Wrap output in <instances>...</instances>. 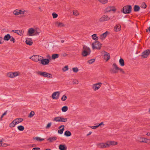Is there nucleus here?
I'll return each mask as SVG.
<instances>
[{
  "label": "nucleus",
  "instance_id": "nucleus-1",
  "mask_svg": "<svg viewBox=\"0 0 150 150\" xmlns=\"http://www.w3.org/2000/svg\"><path fill=\"white\" fill-rule=\"evenodd\" d=\"M41 32V30L38 28H31L28 29L27 35L29 36L38 35Z\"/></svg>",
  "mask_w": 150,
  "mask_h": 150
},
{
  "label": "nucleus",
  "instance_id": "nucleus-2",
  "mask_svg": "<svg viewBox=\"0 0 150 150\" xmlns=\"http://www.w3.org/2000/svg\"><path fill=\"white\" fill-rule=\"evenodd\" d=\"M36 74L39 76L45 77L49 79L52 78V75L50 73H47L45 71H38Z\"/></svg>",
  "mask_w": 150,
  "mask_h": 150
},
{
  "label": "nucleus",
  "instance_id": "nucleus-3",
  "mask_svg": "<svg viewBox=\"0 0 150 150\" xmlns=\"http://www.w3.org/2000/svg\"><path fill=\"white\" fill-rule=\"evenodd\" d=\"M91 52L90 49L85 46L83 47V50L82 53V55L83 57H86L89 55Z\"/></svg>",
  "mask_w": 150,
  "mask_h": 150
},
{
  "label": "nucleus",
  "instance_id": "nucleus-4",
  "mask_svg": "<svg viewBox=\"0 0 150 150\" xmlns=\"http://www.w3.org/2000/svg\"><path fill=\"white\" fill-rule=\"evenodd\" d=\"M53 121L56 122H65L67 121V118H63L62 116H57L54 117L53 120Z\"/></svg>",
  "mask_w": 150,
  "mask_h": 150
},
{
  "label": "nucleus",
  "instance_id": "nucleus-5",
  "mask_svg": "<svg viewBox=\"0 0 150 150\" xmlns=\"http://www.w3.org/2000/svg\"><path fill=\"white\" fill-rule=\"evenodd\" d=\"M43 57L42 56L37 55H33L30 57V59L36 62L40 61L41 59Z\"/></svg>",
  "mask_w": 150,
  "mask_h": 150
},
{
  "label": "nucleus",
  "instance_id": "nucleus-6",
  "mask_svg": "<svg viewBox=\"0 0 150 150\" xmlns=\"http://www.w3.org/2000/svg\"><path fill=\"white\" fill-rule=\"evenodd\" d=\"M119 67L115 63H114L112 65V68L110 69V71L112 74H116L118 72Z\"/></svg>",
  "mask_w": 150,
  "mask_h": 150
},
{
  "label": "nucleus",
  "instance_id": "nucleus-7",
  "mask_svg": "<svg viewBox=\"0 0 150 150\" xmlns=\"http://www.w3.org/2000/svg\"><path fill=\"white\" fill-rule=\"evenodd\" d=\"M92 46L93 50H100L101 47V45L98 41H96L92 43Z\"/></svg>",
  "mask_w": 150,
  "mask_h": 150
},
{
  "label": "nucleus",
  "instance_id": "nucleus-8",
  "mask_svg": "<svg viewBox=\"0 0 150 150\" xmlns=\"http://www.w3.org/2000/svg\"><path fill=\"white\" fill-rule=\"evenodd\" d=\"M25 11L23 9H16L13 12V14L16 16L22 15L24 14Z\"/></svg>",
  "mask_w": 150,
  "mask_h": 150
},
{
  "label": "nucleus",
  "instance_id": "nucleus-9",
  "mask_svg": "<svg viewBox=\"0 0 150 150\" xmlns=\"http://www.w3.org/2000/svg\"><path fill=\"white\" fill-rule=\"evenodd\" d=\"M150 54V50L149 49H147L142 52L141 56L143 58H146L148 57Z\"/></svg>",
  "mask_w": 150,
  "mask_h": 150
},
{
  "label": "nucleus",
  "instance_id": "nucleus-10",
  "mask_svg": "<svg viewBox=\"0 0 150 150\" xmlns=\"http://www.w3.org/2000/svg\"><path fill=\"white\" fill-rule=\"evenodd\" d=\"M102 85L101 82L93 84L92 85V89L94 91H96L100 88Z\"/></svg>",
  "mask_w": 150,
  "mask_h": 150
},
{
  "label": "nucleus",
  "instance_id": "nucleus-11",
  "mask_svg": "<svg viewBox=\"0 0 150 150\" xmlns=\"http://www.w3.org/2000/svg\"><path fill=\"white\" fill-rule=\"evenodd\" d=\"M132 7L131 6H126L123 8V12L124 13H129L131 11Z\"/></svg>",
  "mask_w": 150,
  "mask_h": 150
},
{
  "label": "nucleus",
  "instance_id": "nucleus-12",
  "mask_svg": "<svg viewBox=\"0 0 150 150\" xmlns=\"http://www.w3.org/2000/svg\"><path fill=\"white\" fill-rule=\"evenodd\" d=\"M40 63L42 65H48L50 62V60L48 59L43 58L41 59Z\"/></svg>",
  "mask_w": 150,
  "mask_h": 150
},
{
  "label": "nucleus",
  "instance_id": "nucleus-13",
  "mask_svg": "<svg viewBox=\"0 0 150 150\" xmlns=\"http://www.w3.org/2000/svg\"><path fill=\"white\" fill-rule=\"evenodd\" d=\"M98 147L100 148H104L108 147L109 145L107 144V142L106 143L103 142L98 143L97 144Z\"/></svg>",
  "mask_w": 150,
  "mask_h": 150
},
{
  "label": "nucleus",
  "instance_id": "nucleus-14",
  "mask_svg": "<svg viewBox=\"0 0 150 150\" xmlns=\"http://www.w3.org/2000/svg\"><path fill=\"white\" fill-rule=\"evenodd\" d=\"M110 18L107 15L102 16L100 19L99 21L100 22L107 21L109 20Z\"/></svg>",
  "mask_w": 150,
  "mask_h": 150
},
{
  "label": "nucleus",
  "instance_id": "nucleus-15",
  "mask_svg": "<svg viewBox=\"0 0 150 150\" xmlns=\"http://www.w3.org/2000/svg\"><path fill=\"white\" fill-rule=\"evenodd\" d=\"M103 59L106 61H107L110 59V55L109 53L105 51H103Z\"/></svg>",
  "mask_w": 150,
  "mask_h": 150
},
{
  "label": "nucleus",
  "instance_id": "nucleus-16",
  "mask_svg": "<svg viewBox=\"0 0 150 150\" xmlns=\"http://www.w3.org/2000/svg\"><path fill=\"white\" fill-rule=\"evenodd\" d=\"M60 93L59 91L53 93L52 95V98L53 99H57L59 98Z\"/></svg>",
  "mask_w": 150,
  "mask_h": 150
},
{
  "label": "nucleus",
  "instance_id": "nucleus-17",
  "mask_svg": "<svg viewBox=\"0 0 150 150\" xmlns=\"http://www.w3.org/2000/svg\"><path fill=\"white\" fill-rule=\"evenodd\" d=\"M108 34L109 32L108 31H106L105 33L100 35L99 38L102 40H104Z\"/></svg>",
  "mask_w": 150,
  "mask_h": 150
},
{
  "label": "nucleus",
  "instance_id": "nucleus-18",
  "mask_svg": "<svg viewBox=\"0 0 150 150\" xmlns=\"http://www.w3.org/2000/svg\"><path fill=\"white\" fill-rule=\"evenodd\" d=\"M12 32L17 33L20 36L23 35L24 33V31L23 30H12Z\"/></svg>",
  "mask_w": 150,
  "mask_h": 150
},
{
  "label": "nucleus",
  "instance_id": "nucleus-19",
  "mask_svg": "<svg viewBox=\"0 0 150 150\" xmlns=\"http://www.w3.org/2000/svg\"><path fill=\"white\" fill-rule=\"evenodd\" d=\"M116 10L115 7L114 6H108L106 8L105 11L106 12H108L111 11H115Z\"/></svg>",
  "mask_w": 150,
  "mask_h": 150
},
{
  "label": "nucleus",
  "instance_id": "nucleus-20",
  "mask_svg": "<svg viewBox=\"0 0 150 150\" xmlns=\"http://www.w3.org/2000/svg\"><path fill=\"white\" fill-rule=\"evenodd\" d=\"M107 144L109 145L108 147H109L111 146H115L117 144V142L114 141H108L107 142Z\"/></svg>",
  "mask_w": 150,
  "mask_h": 150
},
{
  "label": "nucleus",
  "instance_id": "nucleus-21",
  "mask_svg": "<svg viewBox=\"0 0 150 150\" xmlns=\"http://www.w3.org/2000/svg\"><path fill=\"white\" fill-rule=\"evenodd\" d=\"M121 29L120 25L117 24L114 27V30L116 32H118L120 31Z\"/></svg>",
  "mask_w": 150,
  "mask_h": 150
},
{
  "label": "nucleus",
  "instance_id": "nucleus-22",
  "mask_svg": "<svg viewBox=\"0 0 150 150\" xmlns=\"http://www.w3.org/2000/svg\"><path fill=\"white\" fill-rule=\"evenodd\" d=\"M25 43L28 45H31L33 44L32 40L31 38H27L26 40Z\"/></svg>",
  "mask_w": 150,
  "mask_h": 150
},
{
  "label": "nucleus",
  "instance_id": "nucleus-23",
  "mask_svg": "<svg viewBox=\"0 0 150 150\" xmlns=\"http://www.w3.org/2000/svg\"><path fill=\"white\" fill-rule=\"evenodd\" d=\"M59 149L60 150H67V147L65 145L61 144L59 146Z\"/></svg>",
  "mask_w": 150,
  "mask_h": 150
},
{
  "label": "nucleus",
  "instance_id": "nucleus-24",
  "mask_svg": "<svg viewBox=\"0 0 150 150\" xmlns=\"http://www.w3.org/2000/svg\"><path fill=\"white\" fill-rule=\"evenodd\" d=\"M140 142H144L146 143H150V140L149 139L145 138H142V140L140 141Z\"/></svg>",
  "mask_w": 150,
  "mask_h": 150
},
{
  "label": "nucleus",
  "instance_id": "nucleus-25",
  "mask_svg": "<svg viewBox=\"0 0 150 150\" xmlns=\"http://www.w3.org/2000/svg\"><path fill=\"white\" fill-rule=\"evenodd\" d=\"M14 120L16 125H17L21 122L23 120L22 118H19L16 119Z\"/></svg>",
  "mask_w": 150,
  "mask_h": 150
},
{
  "label": "nucleus",
  "instance_id": "nucleus-26",
  "mask_svg": "<svg viewBox=\"0 0 150 150\" xmlns=\"http://www.w3.org/2000/svg\"><path fill=\"white\" fill-rule=\"evenodd\" d=\"M11 37L9 34H7L4 36L3 40L6 41H8L11 38Z\"/></svg>",
  "mask_w": 150,
  "mask_h": 150
},
{
  "label": "nucleus",
  "instance_id": "nucleus-27",
  "mask_svg": "<svg viewBox=\"0 0 150 150\" xmlns=\"http://www.w3.org/2000/svg\"><path fill=\"white\" fill-rule=\"evenodd\" d=\"M56 25L57 26L59 27H62L65 26L64 24L62 23L57 22L56 23Z\"/></svg>",
  "mask_w": 150,
  "mask_h": 150
},
{
  "label": "nucleus",
  "instance_id": "nucleus-28",
  "mask_svg": "<svg viewBox=\"0 0 150 150\" xmlns=\"http://www.w3.org/2000/svg\"><path fill=\"white\" fill-rule=\"evenodd\" d=\"M71 134V132L68 130L66 131L64 133V135L66 137H69Z\"/></svg>",
  "mask_w": 150,
  "mask_h": 150
},
{
  "label": "nucleus",
  "instance_id": "nucleus-29",
  "mask_svg": "<svg viewBox=\"0 0 150 150\" xmlns=\"http://www.w3.org/2000/svg\"><path fill=\"white\" fill-rule=\"evenodd\" d=\"M91 37L93 40H97L98 39V38L96 34H94L92 35Z\"/></svg>",
  "mask_w": 150,
  "mask_h": 150
},
{
  "label": "nucleus",
  "instance_id": "nucleus-30",
  "mask_svg": "<svg viewBox=\"0 0 150 150\" xmlns=\"http://www.w3.org/2000/svg\"><path fill=\"white\" fill-rule=\"evenodd\" d=\"M73 15L75 16H79V12L77 10H73Z\"/></svg>",
  "mask_w": 150,
  "mask_h": 150
},
{
  "label": "nucleus",
  "instance_id": "nucleus-31",
  "mask_svg": "<svg viewBox=\"0 0 150 150\" xmlns=\"http://www.w3.org/2000/svg\"><path fill=\"white\" fill-rule=\"evenodd\" d=\"M119 62L120 66H123L124 65V60L120 58L119 60Z\"/></svg>",
  "mask_w": 150,
  "mask_h": 150
},
{
  "label": "nucleus",
  "instance_id": "nucleus-32",
  "mask_svg": "<svg viewBox=\"0 0 150 150\" xmlns=\"http://www.w3.org/2000/svg\"><path fill=\"white\" fill-rule=\"evenodd\" d=\"M16 125V123L15 122V121L13 120L12 122H11L9 125V127H14Z\"/></svg>",
  "mask_w": 150,
  "mask_h": 150
},
{
  "label": "nucleus",
  "instance_id": "nucleus-33",
  "mask_svg": "<svg viewBox=\"0 0 150 150\" xmlns=\"http://www.w3.org/2000/svg\"><path fill=\"white\" fill-rule=\"evenodd\" d=\"M59 57V54H53L52 55V59H55Z\"/></svg>",
  "mask_w": 150,
  "mask_h": 150
},
{
  "label": "nucleus",
  "instance_id": "nucleus-34",
  "mask_svg": "<svg viewBox=\"0 0 150 150\" xmlns=\"http://www.w3.org/2000/svg\"><path fill=\"white\" fill-rule=\"evenodd\" d=\"M34 139H35L38 141L41 142L44 140V139L38 137H36L34 138Z\"/></svg>",
  "mask_w": 150,
  "mask_h": 150
},
{
  "label": "nucleus",
  "instance_id": "nucleus-35",
  "mask_svg": "<svg viewBox=\"0 0 150 150\" xmlns=\"http://www.w3.org/2000/svg\"><path fill=\"white\" fill-rule=\"evenodd\" d=\"M140 7L137 5H135L134 7V11L136 12L139 11L140 9Z\"/></svg>",
  "mask_w": 150,
  "mask_h": 150
},
{
  "label": "nucleus",
  "instance_id": "nucleus-36",
  "mask_svg": "<svg viewBox=\"0 0 150 150\" xmlns=\"http://www.w3.org/2000/svg\"><path fill=\"white\" fill-rule=\"evenodd\" d=\"M18 129L20 131H23L24 129V127L22 125L18 126L17 127Z\"/></svg>",
  "mask_w": 150,
  "mask_h": 150
},
{
  "label": "nucleus",
  "instance_id": "nucleus-37",
  "mask_svg": "<svg viewBox=\"0 0 150 150\" xmlns=\"http://www.w3.org/2000/svg\"><path fill=\"white\" fill-rule=\"evenodd\" d=\"M56 139V138L55 137H50L47 140L50 142H52L53 141L55 140Z\"/></svg>",
  "mask_w": 150,
  "mask_h": 150
},
{
  "label": "nucleus",
  "instance_id": "nucleus-38",
  "mask_svg": "<svg viewBox=\"0 0 150 150\" xmlns=\"http://www.w3.org/2000/svg\"><path fill=\"white\" fill-rule=\"evenodd\" d=\"M68 109V107L67 106H64L62 108V110L63 112H66L67 110Z\"/></svg>",
  "mask_w": 150,
  "mask_h": 150
},
{
  "label": "nucleus",
  "instance_id": "nucleus-39",
  "mask_svg": "<svg viewBox=\"0 0 150 150\" xmlns=\"http://www.w3.org/2000/svg\"><path fill=\"white\" fill-rule=\"evenodd\" d=\"M99 1L102 4H105L107 3L108 0H97Z\"/></svg>",
  "mask_w": 150,
  "mask_h": 150
},
{
  "label": "nucleus",
  "instance_id": "nucleus-40",
  "mask_svg": "<svg viewBox=\"0 0 150 150\" xmlns=\"http://www.w3.org/2000/svg\"><path fill=\"white\" fill-rule=\"evenodd\" d=\"M7 76L10 78H14L13 72H9L7 74Z\"/></svg>",
  "mask_w": 150,
  "mask_h": 150
},
{
  "label": "nucleus",
  "instance_id": "nucleus-41",
  "mask_svg": "<svg viewBox=\"0 0 150 150\" xmlns=\"http://www.w3.org/2000/svg\"><path fill=\"white\" fill-rule=\"evenodd\" d=\"M35 115V112L33 111H31L28 117L30 118L33 117Z\"/></svg>",
  "mask_w": 150,
  "mask_h": 150
},
{
  "label": "nucleus",
  "instance_id": "nucleus-42",
  "mask_svg": "<svg viewBox=\"0 0 150 150\" xmlns=\"http://www.w3.org/2000/svg\"><path fill=\"white\" fill-rule=\"evenodd\" d=\"M64 130V128H62L61 129H59L58 131V132L60 134H62Z\"/></svg>",
  "mask_w": 150,
  "mask_h": 150
},
{
  "label": "nucleus",
  "instance_id": "nucleus-43",
  "mask_svg": "<svg viewBox=\"0 0 150 150\" xmlns=\"http://www.w3.org/2000/svg\"><path fill=\"white\" fill-rule=\"evenodd\" d=\"M69 69L68 67V66H66L62 69V70L63 71L65 72Z\"/></svg>",
  "mask_w": 150,
  "mask_h": 150
},
{
  "label": "nucleus",
  "instance_id": "nucleus-44",
  "mask_svg": "<svg viewBox=\"0 0 150 150\" xmlns=\"http://www.w3.org/2000/svg\"><path fill=\"white\" fill-rule=\"evenodd\" d=\"M72 70L74 72L77 73L79 71V69L77 67L72 68Z\"/></svg>",
  "mask_w": 150,
  "mask_h": 150
},
{
  "label": "nucleus",
  "instance_id": "nucleus-45",
  "mask_svg": "<svg viewBox=\"0 0 150 150\" xmlns=\"http://www.w3.org/2000/svg\"><path fill=\"white\" fill-rule=\"evenodd\" d=\"M67 99V96L65 95H63L62 96V97L61 98V100L63 101H64L66 100Z\"/></svg>",
  "mask_w": 150,
  "mask_h": 150
},
{
  "label": "nucleus",
  "instance_id": "nucleus-46",
  "mask_svg": "<svg viewBox=\"0 0 150 150\" xmlns=\"http://www.w3.org/2000/svg\"><path fill=\"white\" fill-rule=\"evenodd\" d=\"M13 77H14L19 75V73L18 72H13Z\"/></svg>",
  "mask_w": 150,
  "mask_h": 150
},
{
  "label": "nucleus",
  "instance_id": "nucleus-47",
  "mask_svg": "<svg viewBox=\"0 0 150 150\" xmlns=\"http://www.w3.org/2000/svg\"><path fill=\"white\" fill-rule=\"evenodd\" d=\"M95 61V59H91L90 60H89L88 61V62L89 63V64H91L93 62H94Z\"/></svg>",
  "mask_w": 150,
  "mask_h": 150
},
{
  "label": "nucleus",
  "instance_id": "nucleus-48",
  "mask_svg": "<svg viewBox=\"0 0 150 150\" xmlns=\"http://www.w3.org/2000/svg\"><path fill=\"white\" fill-rule=\"evenodd\" d=\"M52 17L53 18H55L57 17L58 15L55 13H52Z\"/></svg>",
  "mask_w": 150,
  "mask_h": 150
},
{
  "label": "nucleus",
  "instance_id": "nucleus-49",
  "mask_svg": "<svg viewBox=\"0 0 150 150\" xmlns=\"http://www.w3.org/2000/svg\"><path fill=\"white\" fill-rule=\"evenodd\" d=\"M119 71L120 73H122L123 74H125V72L124 71L123 69L119 67L118 71Z\"/></svg>",
  "mask_w": 150,
  "mask_h": 150
},
{
  "label": "nucleus",
  "instance_id": "nucleus-50",
  "mask_svg": "<svg viewBox=\"0 0 150 150\" xmlns=\"http://www.w3.org/2000/svg\"><path fill=\"white\" fill-rule=\"evenodd\" d=\"M52 125V123L51 122H49L48 123L47 125L46 126V128L47 129H48L49 128H50V126H51Z\"/></svg>",
  "mask_w": 150,
  "mask_h": 150
},
{
  "label": "nucleus",
  "instance_id": "nucleus-51",
  "mask_svg": "<svg viewBox=\"0 0 150 150\" xmlns=\"http://www.w3.org/2000/svg\"><path fill=\"white\" fill-rule=\"evenodd\" d=\"M4 41L3 38L2 37H0V44H2L4 43Z\"/></svg>",
  "mask_w": 150,
  "mask_h": 150
},
{
  "label": "nucleus",
  "instance_id": "nucleus-52",
  "mask_svg": "<svg viewBox=\"0 0 150 150\" xmlns=\"http://www.w3.org/2000/svg\"><path fill=\"white\" fill-rule=\"evenodd\" d=\"M10 39V41L13 42V43L15 42L16 41L14 38L12 37H11V38Z\"/></svg>",
  "mask_w": 150,
  "mask_h": 150
},
{
  "label": "nucleus",
  "instance_id": "nucleus-53",
  "mask_svg": "<svg viewBox=\"0 0 150 150\" xmlns=\"http://www.w3.org/2000/svg\"><path fill=\"white\" fill-rule=\"evenodd\" d=\"M89 127L93 129H96L98 127L97 125L95 126H90Z\"/></svg>",
  "mask_w": 150,
  "mask_h": 150
},
{
  "label": "nucleus",
  "instance_id": "nucleus-54",
  "mask_svg": "<svg viewBox=\"0 0 150 150\" xmlns=\"http://www.w3.org/2000/svg\"><path fill=\"white\" fill-rule=\"evenodd\" d=\"M8 146V144H5V143H2V146L3 147H5Z\"/></svg>",
  "mask_w": 150,
  "mask_h": 150
},
{
  "label": "nucleus",
  "instance_id": "nucleus-55",
  "mask_svg": "<svg viewBox=\"0 0 150 150\" xmlns=\"http://www.w3.org/2000/svg\"><path fill=\"white\" fill-rule=\"evenodd\" d=\"M73 83L75 84H78L79 83V81L75 79L73 80Z\"/></svg>",
  "mask_w": 150,
  "mask_h": 150
},
{
  "label": "nucleus",
  "instance_id": "nucleus-56",
  "mask_svg": "<svg viewBox=\"0 0 150 150\" xmlns=\"http://www.w3.org/2000/svg\"><path fill=\"white\" fill-rule=\"evenodd\" d=\"M146 7V5L145 3H143L142 5V7L143 8H145Z\"/></svg>",
  "mask_w": 150,
  "mask_h": 150
},
{
  "label": "nucleus",
  "instance_id": "nucleus-57",
  "mask_svg": "<svg viewBox=\"0 0 150 150\" xmlns=\"http://www.w3.org/2000/svg\"><path fill=\"white\" fill-rule=\"evenodd\" d=\"M6 113H7V112H6V111L5 112H4L3 114V115H2L1 116V120H2V118L3 117V116L4 115H5L6 114Z\"/></svg>",
  "mask_w": 150,
  "mask_h": 150
},
{
  "label": "nucleus",
  "instance_id": "nucleus-58",
  "mask_svg": "<svg viewBox=\"0 0 150 150\" xmlns=\"http://www.w3.org/2000/svg\"><path fill=\"white\" fill-rule=\"evenodd\" d=\"M103 125V126L104 125V124H103V122H101L98 125H97V126H98V127L100 126L101 125Z\"/></svg>",
  "mask_w": 150,
  "mask_h": 150
},
{
  "label": "nucleus",
  "instance_id": "nucleus-59",
  "mask_svg": "<svg viewBox=\"0 0 150 150\" xmlns=\"http://www.w3.org/2000/svg\"><path fill=\"white\" fill-rule=\"evenodd\" d=\"M40 149L38 147H35L32 149V150H40Z\"/></svg>",
  "mask_w": 150,
  "mask_h": 150
},
{
  "label": "nucleus",
  "instance_id": "nucleus-60",
  "mask_svg": "<svg viewBox=\"0 0 150 150\" xmlns=\"http://www.w3.org/2000/svg\"><path fill=\"white\" fill-rule=\"evenodd\" d=\"M64 128V125H62L59 127V128L60 129L61 128Z\"/></svg>",
  "mask_w": 150,
  "mask_h": 150
},
{
  "label": "nucleus",
  "instance_id": "nucleus-61",
  "mask_svg": "<svg viewBox=\"0 0 150 150\" xmlns=\"http://www.w3.org/2000/svg\"><path fill=\"white\" fill-rule=\"evenodd\" d=\"M47 57L48 58L49 60L50 59H51V57L50 56V55H47Z\"/></svg>",
  "mask_w": 150,
  "mask_h": 150
},
{
  "label": "nucleus",
  "instance_id": "nucleus-62",
  "mask_svg": "<svg viewBox=\"0 0 150 150\" xmlns=\"http://www.w3.org/2000/svg\"><path fill=\"white\" fill-rule=\"evenodd\" d=\"M92 133V132H89V133H88V134H87V136H88L89 135H90V134H91Z\"/></svg>",
  "mask_w": 150,
  "mask_h": 150
},
{
  "label": "nucleus",
  "instance_id": "nucleus-63",
  "mask_svg": "<svg viewBox=\"0 0 150 150\" xmlns=\"http://www.w3.org/2000/svg\"><path fill=\"white\" fill-rule=\"evenodd\" d=\"M146 135L148 136H150V133L149 132L147 133Z\"/></svg>",
  "mask_w": 150,
  "mask_h": 150
},
{
  "label": "nucleus",
  "instance_id": "nucleus-64",
  "mask_svg": "<svg viewBox=\"0 0 150 150\" xmlns=\"http://www.w3.org/2000/svg\"><path fill=\"white\" fill-rule=\"evenodd\" d=\"M2 141H0V146H2Z\"/></svg>",
  "mask_w": 150,
  "mask_h": 150
}]
</instances>
